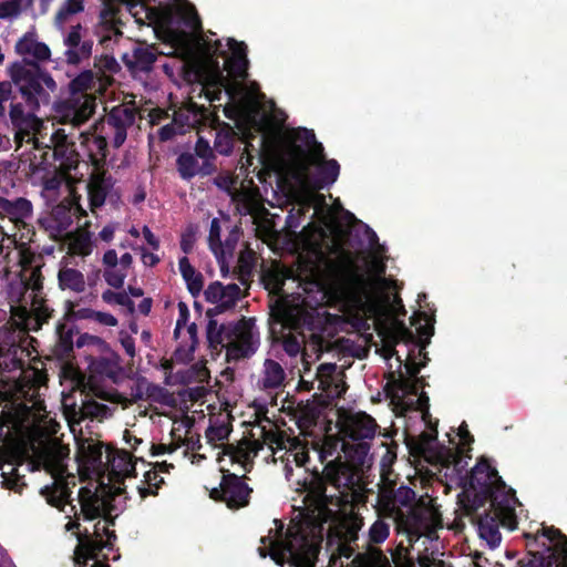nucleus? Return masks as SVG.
I'll return each mask as SVG.
<instances>
[{
    "mask_svg": "<svg viewBox=\"0 0 567 567\" xmlns=\"http://www.w3.org/2000/svg\"><path fill=\"white\" fill-rule=\"evenodd\" d=\"M228 49L230 50L231 54L229 58L233 59H248L247 58V45L245 42H238L233 38H229L227 40Z\"/></svg>",
    "mask_w": 567,
    "mask_h": 567,
    "instance_id": "nucleus-55",
    "label": "nucleus"
},
{
    "mask_svg": "<svg viewBox=\"0 0 567 567\" xmlns=\"http://www.w3.org/2000/svg\"><path fill=\"white\" fill-rule=\"evenodd\" d=\"M415 494L412 489L402 487L399 489L398 494L394 496L393 501L388 502L386 507L390 512L391 516H394L396 519H402L403 513L396 508V504H406L408 502L413 501Z\"/></svg>",
    "mask_w": 567,
    "mask_h": 567,
    "instance_id": "nucleus-37",
    "label": "nucleus"
},
{
    "mask_svg": "<svg viewBox=\"0 0 567 567\" xmlns=\"http://www.w3.org/2000/svg\"><path fill=\"white\" fill-rule=\"evenodd\" d=\"M206 338L209 348H226L227 357L233 360L249 358L259 347L255 318L241 317L236 322L221 324H218L217 320H208Z\"/></svg>",
    "mask_w": 567,
    "mask_h": 567,
    "instance_id": "nucleus-9",
    "label": "nucleus"
},
{
    "mask_svg": "<svg viewBox=\"0 0 567 567\" xmlns=\"http://www.w3.org/2000/svg\"><path fill=\"white\" fill-rule=\"evenodd\" d=\"M107 410L109 408L105 404L91 400L83 403L80 414L82 419L103 417Z\"/></svg>",
    "mask_w": 567,
    "mask_h": 567,
    "instance_id": "nucleus-42",
    "label": "nucleus"
},
{
    "mask_svg": "<svg viewBox=\"0 0 567 567\" xmlns=\"http://www.w3.org/2000/svg\"><path fill=\"white\" fill-rule=\"evenodd\" d=\"M214 183L218 188L226 190L230 196L236 190L234 189L235 179L229 175L217 176Z\"/></svg>",
    "mask_w": 567,
    "mask_h": 567,
    "instance_id": "nucleus-61",
    "label": "nucleus"
},
{
    "mask_svg": "<svg viewBox=\"0 0 567 567\" xmlns=\"http://www.w3.org/2000/svg\"><path fill=\"white\" fill-rule=\"evenodd\" d=\"M187 332L190 337L192 343H190L188 350H184L182 347L176 349V351L174 353V357L176 360L190 361L194 358L193 354H194L196 346L198 343L196 323L193 322L192 324H189L187 328Z\"/></svg>",
    "mask_w": 567,
    "mask_h": 567,
    "instance_id": "nucleus-38",
    "label": "nucleus"
},
{
    "mask_svg": "<svg viewBox=\"0 0 567 567\" xmlns=\"http://www.w3.org/2000/svg\"><path fill=\"white\" fill-rule=\"evenodd\" d=\"M389 536V525L382 520H377L370 527L369 539L373 544H380L384 542Z\"/></svg>",
    "mask_w": 567,
    "mask_h": 567,
    "instance_id": "nucleus-50",
    "label": "nucleus"
},
{
    "mask_svg": "<svg viewBox=\"0 0 567 567\" xmlns=\"http://www.w3.org/2000/svg\"><path fill=\"white\" fill-rule=\"evenodd\" d=\"M94 85V73L84 70L69 83L70 96L56 105V112L63 123L74 127L84 124L95 112V97L87 94Z\"/></svg>",
    "mask_w": 567,
    "mask_h": 567,
    "instance_id": "nucleus-11",
    "label": "nucleus"
},
{
    "mask_svg": "<svg viewBox=\"0 0 567 567\" xmlns=\"http://www.w3.org/2000/svg\"><path fill=\"white\" fill-rule=\"evenodd\" d=\"M544 536L555 542V546L560 549L563 567H567V538L559 530L554 528H543Z\"/></svg>",
    "mask_w": 567,
    "mask_h": 567,
    "instance_id": "nucleus-40",
    "label": "nucleus"
},
{
    "mask_svg": "<svg viewBox=\"0 0 567 567\" xmlns=\"http://www.w3.org/2000/svg\"><path fill=\"white\" fill-rule=\"evenodd\" d=\"M157 54L156 49L152 45H138L133 50L132 60L125 55L124 62L130 69L148 72L157 60Z\"/></svg>",
    "mask_w": 567,
    "mask_h": 567,
    "instance_id": "nucleus-25",
    "label": "nucleus"
},
{
    "mask_svg": "<svg viewBox=\"0 0 567 567\" xmlns=\"http://www.w3.org/2000/svg\"><path fill=\"white\" fill-rule=\"evenodd\" d=\"M31 55L39 61H45L50 59L51 51L45 43L37 42V44L33 45Z\"/></svg>",
    "mask_w": 567,
    "mask_h": 567,
    "instance_id": "nucleus-62",
    "label": "nucleus"
},
{
    "mask_svg": "<svg viewBox=\"0 0 567 567\" xmlns=\"http://www.w3.org/2000/svg\"><path fill=\"white\" fill-rule=\"evenodd\" d=\"M236 132L234 128L224 123V127L216 133L214 141V153H218L224 156H228L231 154L234 150Z\"/></svg>",
    "mask_w": 567,
    "mask_h": 567,
    "instance_id": "nucleus-33",
    "label": "nucleus"
},
{
    "mask_svg": "<svg viewBox=\"0 0 567 567\" xmlns=\"http://www.w3.org/2000/svg\"><path fill=\"white\" fill-rule=\"evenodd\" d=\"M176 169L179 177L183 181L189 182L195 176L202 177L210 176L212 174H204L202 164L198 163V158L190 152H182L176 158Z\"/></svg>",
    "mask_w": 567,
    "mask_h": 567,
    "instance_id": "nucleus-28",
    "label": "nucleus"
},
{
    "mask_svg": "<svg viewBox=\"0 0 567 567\" xmlns=\"http://www.w3.org/2000/svg\"><path fill=\"white\" fill-rule=\"evenodd\" d=\"M452 446H446L437 441V421L432 432H422L419 436L406 435L405 445L414 461H463L472 460V444L474 436L471 434L467 423L463 421L455 436L447 434Z\"/></svg>",
    "mask_w": 567,
    "mask_h": 567,
    "instance_id": "nucleus-8",
    "label": "nucleus"
},
{
    "mask_svg": "<svg viewBox=\"0 0 567 567\" xmlns=\"http://www.w3.org/2000/svg\"><path fill=\"white\" fill-rule=\"evenodd\" d=\"M8 218L20 233V239L32 241L35 235L32 219L33 205L24 197L7 198L0 196V219Z\"/></svg>",
    "mask_w": 567,
    "mask_h": 567,
    "instance_id": "nucleus-13",
    "label": "nucleus"
},
{
    "mask_svg": "<svg viewBox=\"0 0 567 567\" xmlns=\"http://www.w3.org/2000/svg\"><path fill=\"white\" fill-rule=\"evenodd\" d=\"M323 275L324 286L336 295H346L352 291L362 292L369 287L368 279L359 272L349 254L336 259H327Z\"/></svg>",
    "mask_w": 567,
    "mask_h": 567,
    "instance_id": "nucleus-12",
    "label": "nucleus"
},
{
    "mask_svg": "<svg viewBox=\"0 0 567 567\" xmlns=\"http://www.w3.org/2000/svg\"><path fill=\"white\" fill-rule=\"evenodd\" d=\"M64 175H59V174H55L53 176H50V177H45L43 179V188L44 190H48V192H56L59 190V188L61 187L63 181H64Z\"/></svg>",
    "mask_w": 567,
    "mask_h": 567,
    "instance_id": "nucleus-59",
    "label": "nucleus"
},
{
    "mask_svg": "<svg viewBox=\"0 0 567 567\" xmlns=\"http://www.w3.org/2000/svg\"><path fill=\"white\" fill-rule=\"evenodd\" d=\"M84 10L81 0H65L55 14V25L63 29L69 18L73 14L80 13Z\"/></svg>",
    "mask_w": 567,
    "mask_h": 567,
    "instance_id": "nucleus-35",
    "label": "nucleus"
},
{
    "mask_svg": "<svg viewBox=\"0 0 567 567\" xmlns=\"http://www.w3.org/2000/svg\"><path fill=\"white\" fill-rule=\"evenodd\" d=\"M286 153L298 175L315 190L331 186L339 177L340 165L326 159L324 147L312 130L298 127L289 135Z\"/></svg>",
    "mask_w": 567,
    "mask_h": 567,
    "instance_id": "nucleus-5",
    "label": "nucleus"
},
{
    "mask_svg": "<svg viewBox=\"0 0 567 567\" xmlns=\"http://www.w3.org/2000/svg\"><path fill=\"white\" fill-rule=\"evenodd\" d=\"M51 319V313L38 307L35 313H29L25 307H16L4 327L0 329V367L6 371L22 370L28 350L35 339L29 336L30 331H39Z\"/></svg>",
    "mask_w": 567,
    "mask_h": 567,
    "instance_id": "nucleus-6",
    "label": "nucleus"
},
{
    "mask_svg": "<svg viewBox=\"0 0 567 567\" xmlns=\"http://www.w3.org/2000/svg\"><path fill=\"white\" fill-rule=\"evenodd\" d=\"M75 346L79 349L90 347L95 349L99 353L104 352L109 348L107 342L104 341L102 338L89 333L80 334L75 341Z\"/></svg>",
    "mask_w": 567,
    "mask_h": 567,
    "instance_id": "nucleus-41",
    "label": "nucleus"
},
{
    "mask_svg": "<svg viewBox=\"0 0 567 567\" xmlns=\"http://www.w3.org/2000/svg\"><path fill=\"white\" fill-rule=\"evenodd\" d=\"M58 286L62 291L69 290L74 293H82L85 290L86 281L80 270L63 266L58 272Z\"/></svg>",
    "mask_w": 567,
    "mask_h": 567,
    "instance_id": "nucleus-26",
    "label": "nucleus"
},
{
    "mask_svg": "<svg viewBox=\"0 0 567 567\" xmlns=\"http://www.w3.org/2000/svg\"><path fill=\"white\" fill-rule=\"evenodd\" d=\"M499 525L509 530H514L517 527V524L513 528L505 526L502 522V517L495 514L494 507H491V513L480 519V536L485 539L491 547H497L501 544L502 537L498 530Z\"/></svg>",
    "mask_w": 567,
    "mask_h": 567,
    "instance_id": "nucleus-23",
    "label": "nucleus"
},
{
    "mask_svg": "<svg viewBox=\"0 0 567 567\" xmlns=\"http://www.w3.org/2000/svg\"><path fill=\"white\" fill-rule=\"evenodd\" d=\"M147 464L155 466L145 472L143 486H138V491L142 497H145L147 494H156V489L162 483H164V478L161 476V474L167 473L169 468L173 467L172 463Z\"/></svg>",
    "mask_w": 567,
    "mask_h": 567,
    "instance_id": "nucleus-27",
    "label": "nucleus"
},
{
    "mask_svg": "<svg viewBox=\"0 0 567 567\" xmlns=\"http://www.w3.org/2000/svg\"><path fill=\"white\" fill-rule=\"evenodd\" d=\"M136 463H0L1 485L21 493L27 485L25 472L44 470L53 480L51 485L41 488V495L48 504L64 511L69 504L71 487L76 481L87 482L79 491L81 513L85 520L100 518L92 528L80 529V524L70 520L66 530H74L79 540L75 549V564L91 567H110L103 559L107 556L103 549H112L116 536L110 527L114 524V512L118 511L125 497L122 485L135 473Z\"/></svg>",
    "mask_w": 567,
    "mask_h": 567,
    "instance_id": "nucleus-1",
    "label": "nucleus"
},
{
    "mask_svg": "<svg viewBox=\"0 0 567 567\" xmlns=\"http://www.w3.org/2000/svg\"><path fill=\"white\" fill-rule=\"evenodd\" d=\"M220 472L223 473L220 491L213 488L209 494L210 497L214 499L221 497L229 508L245 506L248 503L250 489L243 482L241 476L237 473H229L223 468Z\"/></svg>",
    "mask_w": 567,
    "mask_h": 567,
    "instance_id": "nucleus-14",
    "label": "nucleus"
},
{
    "mask_svg": "<svg viewBox=\"0 0 567 567\" xmlns=\"http://www.w3.org/2000/svg\"><path fill=\"white\" fill-rule=\"evenodd\" d=\"M186 282L187 289L193 297L199 296L204 286V277L196 269H192V274L182 276Z\"/></svg>",
    "mask_w": 567,
    "mask_h": 567,
    "instance_id": "nucleus-43",
    "label": "nucleus"
},
{
    "mask_svg": "<svg viewBox=\"0 0 567 567\" xmlns=\"http://www.w3.org/2000/svg\"><path fill=\"white\" fill-rule=\"evenodd\" d=\"M424 378H416V379H405L402 375L399 379H393L392 381H389L384 388L388 395H391L390 388L394 386L398 391H402L405 394L411 395H419L421 392H419V382H423Z\"/></svg>",
    "mask_w": 567,
    "mask_h": 567,
    "instance_id": "nucleus-34",
    "label": "nucleus"
},
{
    "mask_svg": "<svg viewBox=\"0 0 567 567\" xmlns=\"http://www.w3.org/2000/svg\"><path fill=\"white\" fill-rule=\"evenodd\" d=\"M78 333L74 327H68L64 322H58L56 334L58 341L55 344V354L62 358H69L73 353L74 341L73 338Z\"/></svg>",
    "mask_w": 567,
    "mask_h": 567,
    "instance_id": "nucleus-30",
    "label": "nucleus"
},
{
    "mask_svg": "<svg viewBox=\"0 0 567 567\" xmlns=\"http://www.w3.org/2000/svg\"><path fill=\"white\" fill-rule=\"evenodd\" d=\"M231 200L236 204V209L240 215L245 216L251 213V202L246 192L235 190L231 194Z\"/></svg>",
    "mask_w": 567,
    "mask_h": 567,
    "instance_id": "nucleus-49",
    "label": "nucleus"
},
{
    "mask_svg": "<svg viewBox=\"0 0 567 567\" xmlns=\"http://www.w3.org/2000/svg\"><path fill=\"white\" fill-rule=\"evenodd\" d=\"M73 255L86 257L92 252V244L89 237H79L70 245Z\"/></svg>",
    "mask_w": 567,
    "mask_h": 567,
    "instance_id": "nucleus-53",
    "label": "nucleus"
},
{
    "mask_svg": "<svg viewBox=\"0 0 567 567\" xmlns=\"http://www.w3.org/2000/svg\"><path fill=\"white\" fill-rule=\"evenodd\" d=\"M102 299L106 303H116L126 307L131 313L135 310L134 301L125 292H114L109 289L102 293Z\"/></svg>",
    "mask_w": 567,
    "mask_h": 567,
    "instance_id": "nucleus-39",
    "label": "nucleus"
},
{
    "mask_svg": "<svg viewBox=\"0 0 567 567\" xmlns=\"http://www.w3.org/2000/svg\"><path fill=\"white\" fill-rule=\"evenodd\" d=\"M69 312L66 316H71L74 319H92L94 320V313L96 310L90 309V308H82L79 310H73V303L69 301Z\"/></svg>",
    "mask_w": 567,
    "mask_h": 567,
    "instance_id": "nucleus-60",
    "label": "nucleus"
},
{
    "mask_svg": "<svg viewBox=\"0 0 567 567\" xmlns=\"http://www.w3.org/2000/svg\"><path fill=\"white\" fill-rule=\"evenodd\" d=\"M89 369L94 375L114 380L122 371L120 355L110 347L97 357L90 354Z\"/></svg>",
    "mask_w": 567,
    "mask_h": 567,
    "instance_id": "nucleus-20",
    "label": "nucleus"
},
{
    "mask_svg": "<svg viewBox=\"0 0 567 567\" xmlns=\"http://www.w3.org/2000/svg\"><path fill=\"white\" fill-rule=\"evenodd\" d=\"M125 442L131 446L132 451L118 450L111 445H105L101 442L89 445L90 458H83L76 456L75 461H102L103 452L106 453L105 461H145L144 456H136L133 451H136V446L143 443L142 439H138L131 434L128 430L124 432Z\"/></svg>",
    "mask_w": 567,
    "mask_h": 567,
    "instance_id": "nucleus-15",
    "label": "nucleus"
},
{
    "mask_svg": "<svg viewBox=\"0 0 567 567\" xmlns=\"http://www.w3.org/2000/svg\"><path fill=\"white\" fill-rule=\"evenodd\" d=\"M352 563L354 564V567H391L388 559L382 555L365 557L358 554Z\"/></svg>",
    "mask_w": 567,
    "mask_h": 567,
    "instance_id": "nucleus-47",
    "label": "nucleus"
},
{
    "mask_svg": "<svg viewBox=\"0 0 567 567\" xmlns=\"http://www.w3.org/2000/svg\"><path fill=\"white\" fill-rule=\"evenodd\" d=\"M375 420L367 413L352 416L346 427L347 436L352 441L371 440L375 435Z\"/></svg>",
    "mask_w": 567,
    "mask_h": 567,
    "instance_id": "nucleus-22",
    "label": "nucleus"
},
{
    "mask_svg": "<svg viewBox=\"0 0 567 567\" xmlns=\"http://www.w3.org/2000/svg\"><path fill=\"white\" fill-rule=\"evenodd\" d=\"M37 40L33 34H24L16 44V51L20 55H31L33 45L37 44Z\"/></svg>",
    "mask_w": 567,
    "mask_h": 567,
    "instance_id": "nucleus-54",
    "label": "nucleus"
},
{
    "mask_svg": "<svg viewBox=\"0 0 567 567\" xmlns=\"http://www.w3.org/2000/svg\"><path fill=\"white\" fill-rule=\"evenodd\" d=\"M44 403L32 393L13 400L0 411V461H64L69 449L49 436L40 425Z\"/></svg>",
    "mask_w": 567,
    "mask_h": 567,
    "instance_id": "nucleus-3",
    "label": "nucleus"
},
{
    "mask_svg": "<svg viewBox=\"0 0 567 567\" xmlns=\"http://www.w3.org/2000/svg\"><path fill=\"white\" fill-rule=\"evenodd\" d=\"M193 154L202 159L204 174H215L217 172V166L215 165L216 154L206 138L203 136L197 138Z\"/></svg>",
    "mask_w": 567,
    "mask_h": 567,
    "instance_id": "nucleus-31",
    "label": "nucleus"
},
{
    "mask_svg": "<svg viewBox=\"0 0 567 567\" xmlns=\"http://www.w3.org/2000/svg\"><path fill=\"white\" fill-rule=\"evenodd\" d=\"M9 74L11 81H0V120H6L9 102V118L16 138L22 141L30 135L40 104L50 103V93L56 90V83L34 61L14 62Z\"/></svg>",
    "mask_w": 567,
    "mask_h": 567,
    "instance_id": "nucleus-4",
    "label": "nucleus"
},
{
    "mask_svg": "<svg viewBox=\"0 0 567 567\" xmlns=\"http://www.w3.org/2000/svg\"><path fill=\"white\" fill-rule=\"evenodd\" d=\"M33 257L23 256L19 277L8 285L7 296L10 303V312L16 307H25L29 313H35L38 307L47 309L53 317L54 310L47 305L43 297L44 277L40 265H33Z\"/></svg>",
    "mask_w": 567,
    "mask_h": 567,
    "instance_id": "nucleus-10",
    "label": "nucleus"
},
{
    "mask_svg": "<svg viewBox=\"0 0 567 567\" xmlns=\"http://www.w3.org/2000/svg\"><path fill=\"white\" fill-rule=\"evenodd\" d=\"M135 122V112L128 107H113L107 115V124L114 128L113 146L121 147L127 136V127Z\"/></svg>",
    "mask_w": 567,
    "mask_h": 567,
    "instance_id": "nucleus-21",
    "label": "nucleus"
},
{
    "mask_svg": "<svg viewBox=\"0 0 567 567\" xmlns=\"http://www.w3.org/2000/svg\"><path fill=\"white\" fill-rule=\"evenodd\" d=\"M203 50L208 59L214 60L217 58H224L225 69L235 78L246 79L248 73V59H233L227 56V51L224 49V45L220 40H204L203 41Z\"/></svg>",
    "mask_w": 567,
    "mask_h": 567,
    "instance_id": "nucleus-18",
    "label": "nucleus"
},
{
    "mask_svg": "<svg viewBox=\"0 0 567 567\" xmlns=\"http://www.w3.org/2000/svg\"><path fill=\"white\" fill-rule=\"evenodd\" d=\"M416 396L417 399L414 401L415 410L421 411L423 413V420L426 422L427 427L430 429L429 432H432V429L435 426V424L432 425L430 421V399L425 392H421Z\"/></svg>",
    "mask_w": 567,
    "mask_h": 567,
    "instance_id": "nucleus-52",
    "label": "nucleus"
},
{
    "mask_svg": "<svg viewBox=\"0 0 567 567\" xmlns=\"http://www.w3.org/2000/svg\"><path fill=\"white\" fill-rule=\"evenodd\" d=\"M54 159L60 163V169L68 175L75 171L80 163V154L75 142L70 138L63 128L56 130L51 136Z\"/></svg>",
    "mask_w": 567,
    "mask_h": 567,
    "instance_id": "nucleus-16",
    "label": "nucleus"
},
{
    "mask_svg": "<svg viewBox=\"0 0 567 567\" xmlns=\"http://www.w3.org/2000/svg\"><path fill=\"white\" fill-rule=\"evenodd\" d=\"M306 463L297 462L295 467L286 466V477L296 484L297 489L308 492L305 497L315 494L313 507H307L291 520L285 535L282 524L274 520L275 529L261 537L258 554L270 558L278 565L288 563L295 567H313L324 533L329 535L330 526L324 527L332 512L323 504V481L337 487H349L354 484L355 463H322V471L315 468L311 473Z\"/></svg>",
    "mask_w": 567,
    "mask_h": 567,
    "instance_id": "nucleus-2",
    "label": "nucleus"
},
{
    "mask_svg": "<svg viewBox=\"0 0 567 567\" xmlns=\"http://www.w3.org/2000/svg\"><path fill=\"white\" fill-rule=\"evenodd\" d=\"M241 290L238 285L229 284L226 286L225 298L214 308H209L206 311L208 320H216L215 317L225 312L226 310L233 309L240 298Z\"/></svg>",
    "mask_w": 567,
    "mask_h": 567,
    "instance_id": "nucleus-32",
    "label": "nucleus"
},
{
    "mask_svg": "<svg viewBox=\"0 0 567 567\" xmlns=\"http://www.w3.org/2000/svg\"><path fill=\"white\" fill-rule=\"evenodd\" d=\"M286 379V373L281 364L272 359H266L264 362V375L261 386L264 390L279 389Z\"/></svg>",
    "mask_w": 567,
    "mask_h": 567,
    "instance_id": "nucleus-29",
    "label": "nucleus"
},
{
    "mask_svg": "<svg viewBox=\"0 0 567 567\" xmlns=\"http://www.w3.org/2000/svg\"><path fill=\"white\" fill-rule=\"evenodd\" d=\"M342 451L347 454L344 461H365L370 451V444L365 440L355 441L352 444L343 441Z\"/></svg>",
    "mask_w": 567,
    "mask_h": 567,
    "instance_id": "nucleus-36",
    "label": "nucleus"
},
{
    "mask_svg": "<svg viewBox=\"0 0 567 567\" xmlns=\"http://www.w3.org/2000/svg\"><path fill=\"white\" fill-rule=\"evenodd\" d=\"M22 10L20 0H7L0 2V19H11L18 17Z\"/></svg>",
    "mask_w": 567,
    "mask_h": 567,
    "instance_id": "nucleus-51",
    "label": "nucleus"
},
{
    "mask_svg": "<svg viewBox=\"0 0 567 567\" xmlns=\"http://www.w3.org/2000/svg\"><path fill=\"white\" fill-rule=\"evenodd\" d=\"M82 145L93 169H103L107 157V141L104 136H84Z\"/></svg>",
    "mask_w": 567,
    "mask_h": 567,
    "instance_id": "nucleus-24",
    "label": "nucleus"
},
{
    "mask_svg": "<svg viewBox=\"0 0 567 567\" xmlns=\"http://www.w3.org/2000/svg\"><path fill=\"white\" fill-rule=\"evenodd\" d=\"M290 451H293V461H309L308 450L306 444L300 440L293 439L290 444Z\"/></svg>",
    "mask_w": 567,
    "mask_h": 567,
    "instance_id": "nucleus-57",
    "label": "nucleus"
},
{
    "mask_svg": "<svg viewBox=\"0 0 567 567\" xmlns=\"http://www.w3.org/2000/svg\"><path fill=\"white\" fill-rule=\"evenodd\" d=\"M94 321L107 327H115L118 323L113 315L102 311H95Z\"/></svg>",
    "mask_w": 567,
    "mask_h": 567,
    "instance_id": "nucleus-64",
    "label": "nucleus"
},
{
    "mask_svg": "<svg viewBox=\"0 0 567 567\" xmlns=\"http://www.w3.org/2000/svg\"><path fill=\"white\" fill-rule=\"evenodd\" d=\"M189 318V310L185 302L178 303V318L176 321V327L174 330V334L177 336L179 333V330L186 326Z\"/></svg>",
    "mask_w": 567,
    "mask_h": 567,
    "instance_id": "nucleus-58",
    "label": "nucleus"
},
{
    "mask_svg": "<svg viewBox=\"0 0 567 567\" xmlns=\"http://www.w3.org/2000/svg\"><path fill=\"white\" fill-rule=\"evenodd\" d=\"M475 497L489 499V506L509 528L516 525V507L519 505L515 492L508 487L492 463H476L465 483Z\"/></svg>",
    "mask_w": 567,
    "mask_h": 567,
    "instance_id": "nucleus-7",
    "label": "nucleus"
},
{
    "mask_svg": "<svg viewBox=\"0 0 567 567\" xmlns=\"http://www.w3.org/2000/svg\"><path fill=\"white\" fill-rule=\"evenodd\" d=\"M342 442L340 439L327 435L318 450L320 461H324L328 456H332L339 449H342Z\"/></svg>",
    "mask_w": 567,
    "mask_h": 567,
    "instance_id": "nucleus-45",
    "label": "nucleus"
},
{
    "mask_svg": "<svg viewBox=\"0 0 567 567\" xmlns=\"http://www.w3.org/2000/svg\"><path fill=\"white\" fill-rule=\"evenodd\" d=\"M390 337L393 339L394 343L399 341H414L415 337L413 332L405 326L403 321L395 320L391 330Z\"/></svg>",
    "mask_w": 567,
    "mask_h": 567,
    "instance_id": "nucleus-44",
    "label": "nucleus"
},
{
    "mask_svg": "<svg viewBox=\"0 0 567 567\" xmlns=\"http://www.w3.org/2000/svg\"><path fill=\"white\" fill-rule=\"evenodd\" d=\"M282 348L285 352L290 357H296L301 350L300 342L293 334H288L284 338Z\"/></svg>",
    "mask_w": 567,
    "mask_h": 567,
    "instance_id": "nucleus-56",
    "label": "nucleus"
},
{
    "mask_svg": "<svg viewBox=\"0 0 567 567\" xmlns=\"http://www.w3.org/2000/svg\"><path fill=\"white\" fill-rule=\"evenodd\" d=\"M82 25L80 23L72 25L69 33L64 38V45L68 48L64 52L68 64L76 65L86 60L92 54L93 41H82Z\"/></svg>",
    "mask_w": 567,
    "mask_h": 567,
    "instance_id": "nucleus-17",
    "label": "nucleus"
},
{
    "mask_svg": "<svg viewBox=\"0 0 567 567\" xmlns=\"http://www.w3.org/2000/svg\"><path fill=\"white\" fill-rule=\"evenodd\" d=\"M336 370H337L336 363H321L318 367L317 375L320 379L324 378L327 380V382H329L332 380V377H333Z\"/></svg>",
    "mask_w": 567,
    "mask_h": 567,
    "instance_id": "nucleus-63",
    "label": "nucleus"
},
{
    "mask_svg": "<svg viewBox=\"0 0 567 567\" xmlns=\"http://www.w3.org/2000/svg\"><path fill=\"white\" fill-rule=\"evenodd\" d=\"M113 188V178L104 169H93L87 183V195L91 208L104 205L106 196Z\"/></svg>",
    "mask_w": 567,
    "mask_h": 567,
    "instance_id": "nucleus-19",
    "label": "nucleus"
},
{
    "mask_svg": "<svg viewBox=\"0 0 567 567\" xmlns=\"http://www.w3.org/2000/svg\"><path fill=\"white\" fill-rule=\"evenodd\" d=\"M127 276V271L123 269L106 268L104 271V279L111 287L120 289L124 285V280Z\"/></svg>",
    "mask_w": 567,
    "mask_h": 567,
    "instance_id": "nucleus-48",
    "label": "nucleus"
},
{
    "mask_svg": "<svg viewBox=\"0 0 567 567\" xmlns=\"http://www.w3.org/2000/svg\"><path fill=\"white\" fill-rule=\"evenodd\" d=\"M226 286L220 281H214L208 285L204 291L205 300L209 303L218 305L225 298Z\"/></svg>",
    "mask_w": 567,
    "mask_h": 567,
    "instance_id": "nucleus-46",
    "label": "nucleus"
}]
</instances>
